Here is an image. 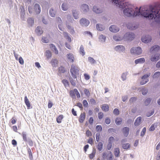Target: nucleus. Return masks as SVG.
Masks as SVG:
<instances>
[{"mask_svg": "<svg viewBox=\"0 0 160 160\" xmlns=\"http://www.w3.org/2000/svg\"><path fill=\"white\" fill-rule=\"evenodd\" d=\"M113 2L120 8H123L127 6L128 8L124 9V15L128 17L140 15L145 17L148 18L149 19H152L153 18L155 21L160 24V7L158 6H151L149 9L142 8L136 10L135 11L132 8V5L128 6V2H125L124 0H112Z\"/></svg>", "mask_w": 160, "mask_h": 160, "instance_id": "1", "label": "nucleus"}, {"mask_svg": "<svg viewBox=\"0 0 160 160\" xmlns=\"http://www.w3.org/2000/svg\"><path fill=\"white\" fill-rule=\"evenodd\" d=\"M79 68L77 65L72 64L70 69V72L72 77L74 78H77L79 75Z\"/></svg>", "mask_w": 160, "mask_h": 160, "instance_id": "2", "label": "nucleus"}, {"mask_svg": "<svg viewBox=\"0 0 160 160\" xmlns=\"http://www.w3.org/2000/svg\"><path fill=\"white\" fill-rule=\"evenodd\" d=\"M131 52L137 55L140 54L142 53V50L140 47L132 48L130 50Z\"/></svg>", "mask_w": 160, "mask_h": 160, "instance_id": "3", "label": "nucleus"}, {"mask_svg": "<svg viewBox=\"0 0 160 160\" xmlns=\"http://www.w3.org/2000/svg\"><path fill=\"white\" fill-rule=\"evenodd\" d=\"M69 94L70 96L72 98L75 97V94L76 95L78 98H79L80 97L79 92L76 88L74 89L73 90H70L69 92Z\"/></svg>", "mask_w": 160, "mask_h": 160, "instance_id": "4", "label": "nucleus"}, {"mask_svg": "<svg viewBox=\"0 0 160 160\" xmlns=\"http://www.w3.org/2000/svg\"><path fill=\"white\" fill-rule=\"evenodd\" d=\"M150 75V73L148 74L144 75L142 77V81L140 82V83L142 85H143L148 81V78Z\"/></svg>", "mask_w": 160, "mask_h": 160, "instance_id": "5", "label": "nucleus"}, {"mask_svg": "<svg viewBox=\"0 0 160 160\" xmlns=\"http://www.w3.org/2000/svg\"><path fill=\"white\" fill-rule=\"evenodd\" d=\"M127 39L129 40H132L135 37V35L134 33L130 32H127L124 35Z\"/></svg>", "mask_w": 160, "mask_h": 160, "instance_id": "6", "label": "nucleus"}, {"mask_svg": "<svg viewBox=\"0 0 160 160\" xmlns=\"http://www.w3.org/2000/svg\"><path fill=\"white\" fill-rule=\"evenodd\" d=\"M80 23L82 26L86 27L88 25L90 22L89 20L87 19L82 18L80 20Z\"/></svg>", "mask_w": 160, "mask_h": 160, "instance_id": "7", "label": "nucleus"}, {"mask_svg": "<svg viewBox=\"0 0 160 160\" xmlns=\"http://www.w3.org/2000/svg\"><path fill=\"white\" fill-rule=\"evenodd\" d=\"M151 37L149 35L145 36L144 37H143L142 38V42L144 43H148L150 42L151 40Z\"/></svg>", "mask_w": 160, "mask_h": 160, "instance_id": "8", "label": "nucleus"}, {"mask_svg": "<svg viewBox=\"0 0 160 160\" xmlns=\"http://www.w3.org/2000/svg\"><path fill=\"white\" fill-rule=\"evenodd\" d=\"M160 58V54H156L154 55H152L150 59L152 62H156Z\"/></svg>", "mask_w": 160, "mask_h": 160, "instance_id": "9", "label": "nucleus"}, {"mask_svg": "<svg viewBox=\"0 0 160 160\" xmlns=\"http://www.w3.org/2000/svg\"><path fill=\"white\" fill-rule=\"evenodd\" d=\"M129 131V129L127 127L123 128L122 129V133L124 136L126 137H127L128 136Z\"/></svg>", "mask_w": 160, "mask_h": 160, "instance_id": "10", "label": "nucleus"}, {"mask_svg": "<svg viewBox=\"0 0 160 160\" xmlns=\"http://www.w3.org/2000/svg\"><path fill=\"white\" fill-rule=\"evenodd\" d=\"M50 48L56 54H58V51L56 46L53 44H50L49 45Z\"/></svg>", "mask_w": 160, "mask_h": 160, "instance_id": "11", "label": "nucleus"}, {"mask_svg": "<svg viewBox=\"0 0 160 160\" xmlns=\"http://www.w3.org/2000/svg\"><path fill=\"white\" fill-rule=\"evenodd\" d=\"M50 38V36L49 34H48L46 37H42L41 41L42 42L44 43H48L49 42V40Z\"/></svg>", "mask_w": 160, "mask_h": 160, "instance_id": "12", "label": "nucleus"}, {"mask_svg": "<svg viewBox=\"0 0 160 160\" xmlns=\"http://www.w3.org/2000/svg\"><path fill=\"white\" fill-rule=\"evenodd\" d=\"M110 31L113 32H117L119 31V28L115 25H112L109 28Z\"/></svg>", "mask_w": 160, "mask_h": 160, "instance_id": "13", "label": "nucleus"}, {"mask_svg": "<svg viewBox=\"0 0 160 160\" xmlns=\"http://www.w3.org/2000/svg\"><path fill=\"white\" fill-rule=\"evenodd\" d=\"M34 10L37 14H39L41 12L40 5L38 4H36L34 6Z\"/></svg>", "mask_w": 160, "mask_h": 160, "instance_id": "14", "label": "nucleus"}, {"mask_svg": "<svg viewBox=\"0 0 160 160\" xmlns=\"http://www.w3.org/2000/svg\"><path fill=\"white\" fill-rule=\"evenodd\" d=\"M67 56L69 61L71 62H73L74 61V58L73 55L71 53H69L67 54Z\"/></svg>", "mask_w": 160, "mask_h": 160, "instance_id": "15", "label": "nucleus"}, {"mask_svg": "<svg viewBox=\"0 0 160 160\" xmlns=\"http://www.w3.org/2000/svg\"><path fill=\"white\" fill-rule=\"evenodd\" d=\"M86 117V114L85 112L81 113L80 115V118L79 119V121L81 123H82L85 120Z\"/></svg>", "mask_w": 160, "mask_h": 160, "instance_id": "16", "label": "nucleus"}, {"mask_svg": "<svg viewBox=\"0 0 160 160\" xmlns=\"http://www.w3.org/2000/svg\"><path fill=\"white\" fill-rule=\"evenodd\" d=\"M115 49L116 51L118 52H122L125 50V48L122 45H118L115 48Z\"/></svg>", "mask_w": 160, "mask_h": 160, "instance_id": "17", "label": "nucleus"}, {"mask_svg": "<svg viewBox=\"0 0 160 160\" xmlns=\"http://www.w3.org/2000/svg\"><path fill=\"white\" fill-rule=\"evenodd\" d=\"M160 49V47L157 45L153 46L150 49V52H157Z\"/></svg>", "mask_w": 160, "mask_h": 160, "instance_id": "18", "label": "nucleus"}, {"mask_svg": "<svg viewBox=\"0 0 160 160\" xmlns=\"http://www.w3.org/2000/svg\"><path fill=\"white\" fill-rule=\"evenodd\" d=\"M141 117H139L136 119L134 123L135 126H138L140 124L141 122Z\"/></svg>", "mask_w": 160, "mask_h": 160, "instance_id": "19", "label": "nucleus"}, {"mask_svg": "<svg viewBox=\"0 0 160 160\" xmlns=\"http://www.w3.org/2000/svg\"><path fill=\"white\" fill-rule=\"evenodd\" d=\"M24 101L28 109H30L31 107L30 103L28 99V98L26 96L25 97Z\"/></svg>", "mask_w": 160, "mask_h": 160, "instance_id": "20", "label": "nucleus"}, {"mask_svg": "<svg viewBox=\"0 0 160 160\" xmlns=\"http://www.w3.org/2000/svg\"><path fill=\"white\" fill-rule=\"evenodd\" d=\"M102 110L104 112H107L109 110V107L108 104H103L102 105L101 107Z\"/></svg>", "mask_w": 160, "mask_h": 160, "instance_id": "21", "label": "nucleus"}, {"mask_svg": "<svg viewBox=\"0 0 160 160\" xmlns=\"http://www.w3.org/2000/svg\"><path fill=\"white\" fill-rule=\"evenodd\" d=\"M145 61L144 58H142L136 59L135 61V63L136 64H137L138 63H143Z\"/></svg>", "mask_w": 160, "mask_h": 160, "instance_id": "22", "label": "nucleus"}, {"mask_svg": "<svg viewBox=\"0 0 160 160\" xmlns=\"http://www.w3.org/2000/svg\"><path fill=\"white\" fill-rule=\"evenodd\" d=\"M35 32L38 35H40L43 32V31L41 27H38L35 30Z\"/></svg>", "mask_w": 160, "mask_h": 160, "instance_id": "23", "label": "nucleus"}, {"mask_svg": "<svg viewBox=\"0 0 160 160\" xmlns=\"http://www.w3.org/2000/svg\"><path fill=\"white\" fill-rule=\"evenodd\" d=\"M120 152L119 148H117L114 149V154L116 157H118L119 156Z\"/></svg>", "mask_w": 160, "mask_h": 160, "instance_id": "24", "label": "nucleus"}, {"mask_svg": "<svg viewBox=\"0 0 160 160\" xmlns=\"http://www.w3.org/2000/svg\"><path fill=\"white\" fill-rule=\"evenodd\" d=\"M51 63L53 67H56L58 65V61L56 59L52 60Z\"/></svg>", "mask_w": 160, "mask_h": 160, "instance_id": "25", "label": "nucleus"}, {"mask_svg": "<svg viewBox=\"0 0 160 160\" xmlns=\"http://www.w3.org/2000/svg\"><path fill=\"white\" fill-rule=\"evenodd\" d=\"M82 10L84 12H87L89 10V8L88 5L83 4L82 6Z\"/></svg>", "mask_w": 160, "mask_h": 160, "instance_id": "26", "label": "nucleus"}, {"mask_svg": "<svg viewBox=\"0 0 160 160\" xmlns=\"http://www.w3.org/2000/svg\"><path fill=\"white\" fill-rule=\"evenodd\" d=\"M63 34L64 35V37L69 42L71 41V38L69 36L68 33L66 32H64Z\"/></svg>", "mask_w": 160, "mask_h": 160, "instance_id": "27", "label": "nucleus"}, {"mask_svg": "<svg viewBox=\"0 0 160 160\" xmlns=\"http://www.w3.org/2000/svg\"><path fill=\"white\" fill-rule=\"evenodd\" d=\"M62 82L64 84L65 87L66 88L67 87H69V84L68 81L66 79H64L62 80Z\"/></svg>", "mask_w": 160, "mask_h": 160, "instance_id": "28", "label": "nucleus"}, {"mask_svg": "<svg viewBox=\"0 0 160 160\" xmlns=\"http://www.w3.org/2000/svg\"><path fill=\"white\" fill-rule=\"evenodd\" d=\"M27 22L29 25L31 26L34 23V20L33 18H29L28 19Z\"/></svg>", "mask_w": 160, "mask_h": 160, "instance_id": "29", "label": "nucleus"}, {"mask_svg": "<svg viewBox=\"0 0 160 160\" xmlns=\"http://www.w3.org/2000/svg\"><path fill=\"white\" fill-rule=\"evenodd\" d=\"M93 10L94 12L97 13H99L102 12V11L99 8H97L95 6L93 7Z\"/></svg>", "mask_w": 160, "mask_h": 160, "instance_id": "30", "label": "nucleus"}, {"mask_svg": "<svg viewBox=\"0 0 160 160\" xmlns=\"http://www.w3.org/2000/svg\"><path fill=\"white\" fill-rule=\"evenodd\" d=\"M122 119L121 118L118 117L115 120V122L116 124L117 125H120L121 123Z\"/></svg>", "mask_w": 160, "mask_h": 160, "instance_id": "31", "label": "nucleus"}, {"mask_svg": "<svg viewBox=\"0 0 160 160\" xmlns=\"http://www.w3.org/2000/svg\"><path fill=\"white\" fill-rule=\"evenodd\" d=\"M63 118V116L62 115H59L58 117H57L56 119V121L58 123H60L62 122V120Z\"/></svg>", "mask_w": 160, "mask_h": 160, "instance_id": "32", "label": "nucleus"}, {"mask_svg": "<svg viewBox=\"0 0 160 160\" xmlns=\"http://www.w3.org/2000/svg\"><path fill=\"white\" fill-rule=\"evenodd\" d=\"M113 39L116 41H119L122 40V38L119 35H116L114 36Z\"/></svg>", "mask_w": 160, "mask_h": 160, "instance_id": "33", "label": "nucleus"}, {"mask_svg": "<svg viewBox=\"0 0 160 160\" xmlns=\"http://www.w3.org/2000/svg\"><path fill=\"white\" fill-rule=\"evenodd\" d=\"M58 70L60 73H64L66 72L65 68L62 66L58 68Z\"/></svg>", "mask_w": 160, "mask_h": 160, "instance_id": "34", "label": "nucleus"}, {"mask_svg": "<svg viewBox=\"0 0 160 160\" xmlns=\"http://www.w3.org/2000/svg\"><path fill=\"white\" fill-rule=\"evenodd\" d=\"M45 55L48 58H51L52 56L51 52L49 50L46 51L45 52Z\"/></svg>", "mask_w": 160, "mask_h": 160, "instance_id": "35", "label": "nucleus"}, {"mask_svg": "<svg viewBox=\"0 0 160 160\" xmlns=\"http://www.w3.org/2000/svg\"><path fill=\"white\" fill-rule=\"evenodd\" d=\"M96 27L97 29L100 31H102L104 28V27L103 26L101 25H99L98 24L96 25Z\"/></svg>", "mask_w": 160, "mask_h": 160, "instance_id": "36", "label": "nucleus"}, {"mask_svg": "<svg viewBox=\"0 0 160 160\" xmlns=\"http://www.w3.org/2000/svg\"><path fill=\"white\" fill-rule=\"evenodd\" d=\"M80 54H82V56H83L84 55L85 52H84V48L82 45H81L80 46Z\"/></svg>", "mask_w": 160, "mask_h": 160, "instance_id": "37", "label": "nucleus"}, {"mask_svg": "<svg viewBox=\"0 0 160 160\" xmlns=\"http://www.w3.org/2000/svg\"><path fill=\"white\" fill-rule=\"evenodd\" d=\"M103 146V145L102 142H99L97 146V148L99 151H101L102 150Z\"/></svg>", "mask_w": 160, "mask_h": 160, "instance_id": "38", "label": "nucleus"}, {"mask_svg": "<svg viewBox=\"0 0 160 160\" xmlns=\"http://www.w3.org/2000/svg\"><path fill=\"white\" fill-rule=\"evenodd\" d=\"M49 14L51 17H54L55 15V11L54 10L51 9L49 10Z\"/></svg>", "mask_w": 160, "mask_h": 160, "instance_id": "39", "label": "nucleus"}, {"mask_svg": "<svg viewBox=\"0 0 160 160\" xmlns=\"http://www.w3.org/2000/svg\"><path fill=\"white\" fill-rule=\"evenodd\" d=\"M83 92L84 94L86 96L89 97L90 96V93L89 90L88 89L86 88H84L83 90Z\"/></svg>", "mask_w": 160, "mask_h": 160, "instance_id": "40", "label": "nucleus"}, {"mask_svg": "<svg viewBox=\"0 0 160 160\" xmlns=\"http://www.w3.org/2000/svg\"><path fill=\"white\" fill-rule=\"evenodd\" d=\"M28 153L29 154V158L30 159H32L33 158V156L32 154V152L31 149L30 148H28Z\"/></svg>", "mask_w": 160, "mask_h": 160, "instance_id": "41", "label": "nucleus"}, {"mask_svg": "<svg viewBox=\"0 0 160 160\" xmlns=\"http://www.w3.org/2000/svg\"><path fill=\"white\" fill-rule=\"evenodd\" d=\"M127 28L130 30H133L135 28L134 26L133 27L131 23H129L127 25Z\"/></svg>", "mask_w": 160, "mask_h": 160, "instance_id": "42", "label": "nucleus"}, {"mask_svg": "<svg viewBox=\"0 0 160 160\" xmlns=\"http://www.w3.org/2000/svg\"><path fill=\"white\" fill-rule=\"evenodd\" d=\"M122 147L124 149H127L130 148V145L128 143L123 144L122 145Z\"/></svg>", "mask_w": 160, "mask_h": 160, "instance_id": "43", "label": "nucleus"}, {"mask_svg": "<svg viewBox=\"0 0 160 160\" xmlns=\"http://www.w3.org/2000/svg\"><path fill=\"white\" fill-rule=\"evenodd\" d=\"M22 137L23 140L27 142V134L25 132H22Z\"/></svg>", "mask_w": 160, "mask_h": 160, "instance_id": "44", "label": "nucleus"}, {"mask_svg": "<svg viewBox=\"0 0 160 160\" xmlns=\"http://www.w3.org/2000/svg\"><path fill=\"white\" fill-rule=\"evenodd\" d=\"M88 60L92 64H94L96 62L91 57H89L88 58Z\"/></svg>", "mask_w": 160, "mask_h": 160, "instance_id": "45", "label": "nucleus"}, {"mask_svg": "<svg viewBox=\"0 0 160 160\" xmlns=\"http://www.w3.org/2000/svg\"><path fill=\"white\" fill-rule=\"evenodd\" d=\"M160 76V72H155L153 75V78H156Z\"/></svg>", "mask_w": 160, "mask_h": 160, "instance_id": "46", "label": "nucleus"}, {"mask_svg": "<svg viewBox=\"0 0 160 160\" xmlns=\"http://www.w3.org/2000/svg\"><path fill=\"white\" fill-rule=\"evenodd\" d=\"M62 9L64 11L68 9L67 5L66 3H63L62 5Z\"/></svg>", "mask_w": 160, "mask_h": 160, "instance_id": "47", "label": "nucleus"}, {"mask_svg": "<svg viewBox=\"0 0 160 160\" xmlns=\"http://www.w3.org/2000/svg\"><path fill=\"white\" fill-rule=\"evenodd\" d=\"M86 134L88 137L91 136L92 134V132L88 130L86 131Z\"/></svg>", "mask_w": 160, "mask_h": 160, "instance_id": "48", "label": "nucleus"}, {"mask_svg": "<svg viewBox=\"0 0 160 160\" xmlns=\"http://www.w3.org/2000/svg\"><path fill=\"white\" fill-rule=\"evenodd\" d=\"M109 155V152L107 153V152H104L102 154V158L103 159H105L106 158H107Z\"/></svg>", "mask_w": 160, "mask_h": 160, "instance_id": "49", "label": "nucleus"}, {"mask_svg": "<svg viewBox=\"0 0 160 160\" xmlns=\"http://www.w3.org/2000/svg\"><path fill=\"white\" fill-rule=\"evenodd\" d=\"M151 101V100L149 98H148L146 99V100L145 101V104L146 106H147L150 103Z\"/></svg>", "mask_w": 160, "mask_h": 160, "instance_id": "50", "label": "nucleus"}, {"mask_svg": "<svg viewBox=\"0 0 160 160\" xmlns=\"http://www.w3.org/2000/svg\"><path fill=\"white\" fill-rule=\"evenodd\" d=\"M95 152H93L92 153L89 155V158L90 159H92L94 157L95 154Z\"/></svg>", "mask_w": 160, "mask_h": 160, "instance_id": "51", "label": "nucleus"}, {"mask_svg": "<svg viewBox=\"0 0 160 160\" xmlns=\"http://www.w3.org/2000/svg\"><path fill=\"white\" fill-rule=\"evenodd\" d=\"M98 118L100 119H102L103 117V114L102 112H100L98 114Z\"/></svg>", "mask_w": 160, "mask_h": 160, "instance_id": "52", "label": "nucleus"}, {"mask_svg": "<svg viewBox=\"0 0 160 160\" xmlns=\"http://www.w3.org/2000/svg\"><path fill=\"white\" fill-rule=\"evenodd\" d=\"M146 131V128H144L141 132V136L142 137H143L145 135Z\"/></svg>", "mask_w": 160, "mask_h": 160, "instance_id": "53", "label": "nucleus"}, {"mask_svg": "<svg viewBox=\"0 0 160 160\" xmlns=\"http://www.w3.org/2000/svg\"><path fill=\"white\" fill-rule=\"evenodd\" d=\"M113 113L115 115H118L119 114V112L118 109L117 108H115L113 110Z\"/></svg>", "mask_w": 160, "mask_h": 160, "instance_id": "54", "label": "nucleus"}, {"mask_svg": "<svg viewBox=\"0 0 160 160\" xmlns=\"http://www.w3.org/2000/svg\"><path fill=\"white\" fill-rule=\"evenodd\" d=\"M82 103H83V106L84 107H88V102L86 100H83V101Z\"/></svg>", "mask_w": 160, "mask_h": 160, "instance_id": "55", "label": "nucleus"}, {"mask_svg": "<svg viewBox=\"0 0 160 160\" xmlns=\"http://www.w3.org/2000/svg\"><path fill=\"white\" fill-rule=\"evenodd\" d=\"M90 103L92 105H95L96 104L95 100L93 98L91 99L89 101Z\"/></svg>", "mask_w": 160, "mask_h": 160, "instance_id": "56", "label": "nucleus"}, {"mask_svg": "<svg viewBox=\"0 0 160 160\" xmlns=\"http://www.w3.org/2000/svg\"><path fill=\"white\" fill-rule=\"evenodd\" d=\"M84 76L85 79L87 80H88L90 78L89 75L87 73H84Z\"/></svg>", "mask_w": 160, "mask_h": 160, "instance_id": "57", "label": "nucleus"}, {"mask_svg": "<svg viewBox=\"0 0 160 160\" xmlns=\"http://www.w3.org/2000/svg\"><path fill=\"white\" fill-rule=\"evenodd\" d=\"M96 140L97 142H98L99 141L100 138V134L99 133H97L96 134Z\"/></svg>", "mask_w": 160, "mask_h": 160, "instance_id": "58", "label": "nucleus"}, {"mask_svg": "<svg viewBox=\"0 0 160 160\" xmlns=\"http://www.w3.org/2000/svg\"><path fill=\"white\" fill-rule=\"evenodd\" d=\"M102 129V127L101 125H97L96 127V130L97 131H101Z\"/></svg>", "mask_w": 160, "mask_h": 160, "instance_id": "59", "label": "nucleus"}, {"mask_svg": "<svg viewBox=\"0 0 160 160\" xmlns=\"http://www.w3.org/2000/svg\"><path fill=\"white\" fill-rule=\"evenodd\" d=\"M112 147V142H108L107 146V149L108 150H110Z\"/></svg>", "mask_w": 160, "mask_h": 160, "instance_id": "60", "label": "nucleus"}, {"mask_svg": "<svg viewBox=\"0 0 160 160\" xmlns=\"http://www.w3.org/2000/svg\"><path fill=\"white\" fill-rule=\"evenodd\" d=\"M112 154L111 152H109V157L107 158L108 160H112Z\"/></svg>", "mask_w": 160, "mask_h": 160, "instance_id": "61", "label": "nucleus"}, {"mask_svg": "<svg viewBox=\"0 0 160 160\" xmlns=\"http://www.w3.org/2000/svg\"><path fill=\"white\" fill-rule=\"evenodd\" d=\"M19 62L20 64L22 65L24 63V61L21 57H20L18 59Z\"/></svg>", "mask_w": 160, "mask_h": 160, "instance_id": "62", "label": "nucleus"}, {"mask_svg": "<svg viewBox=\"0 0 160 160\" xmlns=\"http://www.w3.org/2000/svg\"><path fill=\"white\" fill-rule=\"evenodd\" d=\"M88 142L91 145H92L93 142V140L92 138H90L88 140Z\"/></svg>", "mask_w": 160, "mask_h": 160, "instance_id": "63", "label": "nucleus"}, {"mask_svg": "<svg viewBox=\"0 0 160 160\" xmlns=\"http://www.w3.org/2000/svg\"><path fill=\"white\" fill-rule=\"evenodd\" d=\"M70 81L72 85L73 86H75L76 85V83L72 78H71L70 80Z\"/></svg>", "mask_w": 160, "mask_h": 160, "instance_id": "64", "label": "nucleus"}]
</instances>
